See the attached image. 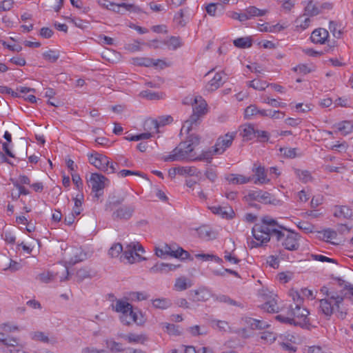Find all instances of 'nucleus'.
Segmentation results:
<instances>
[{"instance_id":"nucleus-21","label":"nucleus","mask_w":353,"mask_h":353,"mask_svg":"<svg viewBox=\"0 0 353 353\" xmlns=\"http://www.w3.org/2000/svg\"><path fill=\"white\" fill-rule=\"evenodd\" d=\"M211 212L221 216L222 218L232 219L234 212L231 207L211 206L209 208Z\"/></svg>"},{"instance_id":"nucleus-3","label":"nucleus","mask_w":353,"mask_h":353,"mask_svg":"<svg viewBox=\"0 0 353 353\" xmlns=\"http://www.w3.org/2000/svg\"><path fill=\"white\" fill-rule=\"evenodd\" d=\"M192 106V114L190 118L185 121L181 131L188 134L193 128V125H197L202 117L208 112V104L201 96L195 97L190 99Z\"/></svg>"},{"instance_id":"nucleus-54","label":"nucleus","mask_w":353,"mask_h":353,"mask_svg":"<svg viewBox=\"0 0 353 353\" xmlns=\"http://www.w3.org/2000/svg\"><path fill=\"white\" fill-rule=\"evenodd\" d=\"M295 172L299 179L304 183L309 181L312 178L307 170H296Z\"/></svg>"},{"instance_id":"nucleus-8","label":"nucleus","mask_w":353,"mask_h":353,"mask_svg":"<svg viewBox=\"0 0 353 353\" xmlns=\"http://www.w3.org/2000/svg\"><path fill=\"white\" fill-rule=\"evenodd\" d=\"M135 212V207L133 205H124L114 210L112 214V219L114 221H128Z\"/></svg>"},{"instance_id":"nucleus-39","label":"nucleus","mask_w":353,"mask_h":353,"mask_svg":"<svg viewBox=\"0 0 353 353\" xmlns=\"http://www.w3.org/2000/svg\"><path fill=\"white\" fill-rule=\"evenodd\" d=\"M171 301L165 298L156 299L152 301V305L155 308L165 310L171 305Z\"/></svg>"},{"instance_id":"nucleus-10","label":"nucleus","mask_w":353,"mask_h":353,"mask_svg":"<svg viewBox=\"0 0 353 353\" xmlns=\"http://www.w3.org/2000/svg\"><path fill=\"white\" fill-rule=\"evenodd\" d=\"M247 197L250 201H256L264 204H275L277 201L271 194L261 190L250 191Z\"/></svg>"},{"instance_id":"nucleus-16","label":"nucleus","mask_w":353,"mask_h":353,"mask_svg":"<svg viewBox=\"0 0 353 353\" xmlns=\"http://www.w3.org/2000/svg\"><path fill=\"white\" fill-rule=\"evenodd\" d=\"M132 305L128 302L118 299L116 301L114 304H112L113 310L117 312L121 313L119 319L122 323H128L127 322V310H130Z\"/></svg>"},{"instance_id":"nucleus-7","label":"nucleus","mask_w":353,"mask_h":353,"mask_svg":"<svg viewBox=\"0 0 353 353\" xmlns=\"http://www.w3.org/2000/svg\"><path fill=\"white\" fill-rule=\"evenodd\" d=\"M108 179L101 174L92 173L88 180L92 191L94 193V197L99 199L103 194V189L105 187V182Z\"/></svg>"},{"instance_id":"nucleus-52","label":"nucleus","mask_w":353,"mask_h":353,"mask_svg":"<svg viewBox=\"0 0 353 353\" xmlns=\"http://www.w3.org/2000/svg\"><path fill=\"white\" fill-rule=\"evenodd\" d=\"M338 26L339 24L336 21H330L329 23V29L334 37L340 38L342 34V32L340 29H338Z\"/></svg>"},{"instance_id":"nucleus-2","label":"nucleus","mask_w":353,"mask_h":353,"mask_svg":"<svg viewBox=\"0 0 353 353\" xmlns=\"http://www.w3.org/2000/svg\"><path fill=\"white\" fill-rule=\"evenodd\" d=\"M199 142L200 137L198 135L190 134L186 141L181 142L179 146L172 150V154L163 157L164 161L184 160L194 161L196 154L194 152V150Z\"/></svg>"},{"instance_id":"nucleus-46","label":"nucleus","mask_w":353,"mask_h":353,"mask_svg":"<svg viewBox=\"0 0 353 353\" xmlns=\"http://www.w3.org/2000/svg\"><path fill=\"white\" fill-rule=\"evenodd\" d=\"M256 130L252 125H249L243 130L241 135L246 140H251L255 137Z\"/></svg>"},{"instance_id":"nucleus-42","label":"nucleus","mask_w":353,"mask_h":353,"mask_svg":"<svg viewBox=\"0 0 353 353\" xmlns=\"http://www.w3.org/2000/svg\"><path fill=\"white\" fill-rule=\"evenodd\" d=\"M248 14V17L251 19L254 17L263 16L267 12L265 10H260L255 6H250L245 10Z\"/></svg>"},{"instance_id":"nucleus-29","label":"nucleus","mask_w":353,"mask_h":353,"mask_svg":"<svg viewBox=\"0 0 353 353\" xmlns=\"http://www.w3.org/2000/svg\"><path fill=\"white\" fill-rule=\"evenodd\" d=\"M190 293L194 301H205L210 297L209 292L204 288L192 291Z\"/></svg>"},{"instance_id":"nucleus-49","label":"nucleus","mask_w":353,"mask_h":353,"mask_svg":"<svg viewBox=\"0 0 353 353\" xmlns=\"http://www.w3.org/2000/svg\"><path fill=\"white\" fill-rule=\"evenodd\" d=\"M197 232H198L199 237L201 238L202 239L208 241V240L212 239V233L211 230H210L205 226L200 227L197 230Z\"/></svg>"},{"instance_id":"nucleus-25","label":"nucleus","mask_w":353,"mask_h":353,"mask_svg":"<svg viewBox=\"0 0 353 353\" xmlns=\"http://www.w3.org/2000/svg\"><path fill=\"white\" fill-rule=\"evenodd\" d=\"M243 319L245 323L252 330H263L270 326V325L266 321L262 320H259L251 317H245Z\"/></svg>"},{"instance_id":"nucleus-37","label":"nucleus","mask_w":353,"mask_h":353,"mask_svg":"<svg viewBox=\"0 0 353 353\" xmlns=\"http://www.w3.org/2000/svg\"><path fill=\"white\" fill-rule=\"evenodd\" d=\"M234 46L239 48H248L252 46V40L250 37H241L234 40Z\"/></svg>"},{"instance_id":"nucleus-40","label":"nucleus","mask_w":353,"mask_h":353,"mask_svg":"<svg viewBox=\"0 0 353 353\" xmlns=\"http://www.w3.org/2000/svg\"><path fill=\"white\" fill-rule=\"evenodd\" d=\"M162 327L165 331L172 335L179 336L181 334L180 326L168 323H162Z\"/></svg>"},{"instance_id":"nucleus-11","label":"nucleus","mask_w":353,"mask_h":353,"mask_svg":"<svg viewBox=\"0 0 353 353\" xmlns=\"http://www.w3.org/2000/svg\"><path fill=\"white\" fill-rule=\"evenodd\" d=\"M264 303L261 305V309L265 310L268 313H277L279 307L277 304V295L270 292L261 294Z\"/></svg>"},{"instance_id":"nucleus-6","label":"nucleus","mask_w":353,"mask_h":353,"mask_svg":"<svg viewBox=\"0 0 353 353\" xmlns=\"http://www.w3.org/2000/svg\"><path fill=\"white\" fill-rule=\"evenodd\" d=\"M61 268V272L47 271L40 273L37 275V279L40 280L43 283H48L52 281H54L59 279L60 282L65 281L69 278L68 268L66 265H60Z\"/></svg>"},{"instance_id":"nucleus-20","label":"nucleus","mask_w":353,"mask_h":353,"mask_svg":"<svg viewBox=\"0 0 353 353\" xmlns=\"http://www.w3.org/2000/svg\"><path fill=\"white\" fill-rule=\"evenodd\" d=\"M333 215L336 218L352 219L353 217V211L347 205H335L334 207Z\"/></svg>"},{"instance_id":"nucleus-33","label":"nucleus","mask_w":353,"mask_h":353,"mask_svg":"<svg viewBox=\"0 0 353 353\" xmlns=\"http://www.w3.org/2000/svg\"><path fill=\"white\" fill-rule=\"evenodd\" d=\"M163 43L171 50H176L182 46V42L179 37L172 36L169 39L165 40Z\"/></svg>"},{"instance_id":"nucleus-41","label":"nucleus","mask_w":353,"mask_h":353,"mask_svg":"<svg viewBox=\"0 0 353 353\" xmlns=\"http://www.w3.org/2000/svg\"><path fill=\"white\" fill-rule=\"evenodd\" d=\"M159 127L160 123H159L157 120L155 119L147 120L144 123L145 129L151 131L150 132L152 133V134L154 133H158L159 132Z\"/></svg>"},{"instance_id":"nucleus-36","label":"nucleus","mask_w":353,"mask_h":353,"mask_svg":"<svg viewBox=\"0 0 353 353\" xmlns=\"http://www.w3.org/2000/svg\"><path fill=\"white\" fill-rule=\"evenodd\" d=\"M321 12L319 8L313 3L312 1H309L305 8L304 15L309 17H314Z\"/></svg>"},{"instance_id":"nucleus-18","label":"nucleus","mask_w":353,"mask_h":353,"mask_svg":"<svg viewBox=\"0 0 353 353\" xmlns=\"http://www.w3.org/2000/svg\"><path fill=\"white\" fill-rule=\"evenodd\" d=\"M329 36V32L326 29L319 28L312 31L310 41L314 44L323 45L328 41Z\"/></svg>"},{"instance_id":"nucleus-57","label":"nucleus","mask_w":353,"mask_h":353,"mask_svg":"<svg viewBox=\"0 0 353 353\" xmlns=\"http://www.w3.org/2000/svg\"><path fill=\"white\" fill-rule=\"evenodd\" d=\"M281 152L283 155L288 158H295L296 157V148H281Z\"/></svg>"},{"instance_id":"nucleus-63","label":"nucleus","mask_w":353,"mask_h":353,"mask_svg":"<svg viewBox=\"0 0 353 353\" xmlns=\"http://www.w3.org/2000/svg\"><path fill=\"white\" fill-rule=\"evenodd\" d=\"M108 345L112 352H120L124 351L123 345L120 343L111 341Z\"/></svg>"},{"instance_id":"nucleus-27","label":"nucleus","mask_w":353,"mask_h":353,"mask_svg":"<svg viewBox=\"0 0 353 353\" xmlns=\"http://www.w3.org/2000/svg\"><path fill=\"white\" fill-rule=\"evenodd\" d=\"M306 15H301L294 21V30L301 32L307 29L311 23L310 17H305Z\"/></svg>"},{"instance_id":"nucleus-28","label":"nucleus","mask_w":353,"mask_h":353,"mask_svg":"<svg viewBox=\"0 0 353 353\" xmlns=\"http://www.w3.org/2000/svg\"><path fill=\"white\" fill-rule=\"evenodd\" d=\"M124 258L129 262L130 263H135L137 261V257L136 256V248L134 244L131 243L128 244L125 250L123 251Z\"/></svg>"},{"instance_id":"nucleus-47","label":"nucleus","mask_w":353,"mask_h":353,"mask_svg":"<svg viewBox=\"0 0 353 353\" xmlns=\"http://www.w3.org/2000/svg\"><path fill=\"white\" fill-rule=\"evenodd\" d=\"M174 22L180 27H184L186 25L188 19H185L183 10H180L175 14Z\"/></svg>"},{"instance_id":"nucleus-14","label":"nucleus","mask_w":353,"mask_h":353,"mask_svg":"<svg viewBox=\"0 0 353 353\" xmlns=\"http://www.w3.org/2000/svg\"><path fill=\"white\" fill-rule=\"evenodd\" d=\"M126 313L128 323H122L124 325H130L132 323H134L137 325L141 326L144 325L146 321V319L141 311L138 308L134 309L132 305L130 310H127Z\"/></svg>"},{"instance_id":"nucleus-5","label":"nucleus","mask_w":353,"mask_h":353,"mask_svg":"<svg viewBox=\"0 0 353 353\" xmlns=\"http://www.w3.org/2000/svg\"><path fill=\"white\" fill-rule=\"evenodd\" d=\"M301 236L292 230L285 229L281 230V236L276 237L277 242H280L282 247L290 251H296L300 247L299 240Z\"/></svg>"},{"instance_id":"nucleus-30","label":"nucleus","mask_w":353,"mask_h":353,"mask_svg":"<svg viewBox=\"0 0 353 353\" xmlns=\"http://www.w3.org/2000/svg\"><path fill=\"white\" fill-rule=\"evenodd\" d=\"M223 72H217L208 83V90H215L220 88L224 83L223 80Z\"/></svg>"},{"instance_id":"nucleus-56","label":"nucleus","mask_w":353,"mask_h":353,"mask_svg":"<svg viewBox=\"0 0 353 353\" xmlns=\"http://www.w3.org/2000/svg\"><path fill=\"white\" fill-rule=\"evenodd\" d=\"M119 177H126L130 175L143 176V173L139 171H132L129 170H122L117 172Z\"/></svg>"},{"instance_id":"nucleus-55","label":"nucleus","mask_w":353,"mask_h":353,"mask_svg":"<svg viewBox=\"0 0 353 353\" xmlns=\"http://www.w3.org/2000/svg\"><path fill=\"white\" fill-rule=\"evenodd\" d=\"M297 227L304 231L306 233H310L313 232L314 226L307 221H300L297 224Z\"/></svg>"},{"instance_id":"nucleus-13","label":"nucleus","mask_w":353,"mask_h":353,"mask_svg":"<svg viewBox=\"0 0 353 353\" xmlns=\"http://www.w3.org/2000/svg\"><path fill=\"white\" fill-rule=\"evenodd\" d=\"M89 162L97 169L105 172L108 171V166L110 165V159L108 157L95 152L88 155Z\"/></svg>"},{"instance_id":"nucleus-60","label":"nucleus","mask_w":353,"mask_h":353,"mask_svg":"<svg viewBox=\"0 0 353 353\" xmlns=\"http://www.w3.org/2000/svg\"><path fill=\"white\" fill-rule=\"evenodd\" d=\"M174 286L177 290L183 291L188 288L186 279L179 278L176 280Z\"/></svg>"},{"instance_id":"nucleus-38","label":"nucleus","mask_w":353,"mask_h":353,"mask_svg":"<svg viewBox=\"0 0 353 353\" xmlns=\"http://www.w3.org/2000/svg\"><path fill=\"white\" fill-rule=\"evenodd\" d=\"M60 57L59 52L54 50H48L43 53V57L45 60L50 62H56Z\"/></svg>"},{"instance_id":"nucleus-19","label":"nucleus","mask_w":353,"mask_h":353,"mask_svg":"<svg viewBox=\"0 0 353 353\" xmlns=\"http://www.w3.org/2000/svg\"><path fill=\"white\" fill-rule=\"evenodd\" d=\"M30 92L34 93L36 92V90L34 88L19 86V87L17 88L16 91L14 92L11 88H10L7 86L0 85V92L1 93L11 94L12 97H21V95L19 94V93L27 94L28 92Z\"/></svg>"},{"instance_id":"nucleus-4","label":"nucleus","mask_w":353,"mask_h":353,"mask_svg":"<svg viewBox=\"0 0 353 353\" xmlns=\"http://www.w3.org/2000/svg\"><path fill=\"white\" fill-rule=\"evenodd\" d=\"M303 299L298 298L296 305H290L288 315L294 320L293 325L304 327L310 324L309 311L302 306Z\"/></svg>"},{"instance_id":"nucleus-23","label":"nucleus","mask_w":353,"mask_h":353,"mask_svg":"<svg viewBox=\"0 0 353 353\" xmlns=\"http://www.w3.org/2000/svg\"><path fill=\"white\" fill-rule=\"evenodd\" d=\"M121 339L128 342V343H141L143 344L147 341V337L145 334H137L134 333H128L127 334H121Z\"/></svg>"},{"instance_id":"nucleus-59","label":"nucleus","mask_w":353,"mask_h":353,"mask_svg":"<svg viewBox=\"0 0 353 353\" xmlns=\"http://www.w3.org/2000/svg\"><path fill=\"white\" fill-rule=\"evenodd\" d=\"M140 95L149 100H156L159 99L158 93L148 90L141 92Z\"/></svg>"},{"instance_id":"nucleus-22","label":"nucleus","mask_w":353,"mask_h":353,"mask_svg":"<svg viewBox=\"0 0 353 353\" xmlns=\"http://www.w3.org/2000/svg\"><path fill=\"white\" fill-rule=\"evenodd\" d=\"M180 267V265H174L172 263H157L150 268V272L153 273H168L170 271H174L177 268Z\"/></svg>"},{"instance_id":"nucleus-43","label":"nucleus","mask_w":353,"mask_h":353,"mask_svg":"<svg viewBox=\"0 0 353 353\" xmlns=\"http://www.w3.org/2000/svg\"><path fill=\"white\" fill-rule=\"evenodd\" d=\"M248 85L256 90H264L269 84L264 81L254 79L248 82Z\"/></svg>"},{"instance_id":"nucleus-61","label":"nucleus","mask_w":353,"mask_h":353,"mask_svg":"<svg viewBox=\"0 0 353 353\" xmlns=\"http://www.w3.org/2000/svg\"><path fill=\"white\" fill-rule=\"evenodd\" d=\"M90 277V272L85 269H80L77 272V282H81L85 279Z\"/></svg>"},{"instance_id":"nucleus-35","label":"nucleus","mask_w":353,"mask_h":353,"mask_svg":"<svg viewBox=\"0 0 353 353\" xmlns=\"http://www.w3.org/2000/svg\"><path fill=\"white\" fill-rule=\"evenodd\" d=\"M0 343L7 347H19V340L13 337H5V334L0 332Z\"/></svg>"},{"instance_id":"nucleus-50","label":"nucleus","mask_w":353,"mask_h":353,"mask_svg":"<svg viewBox=\"0 0 353 353\" xmlns=\"http://www.w3.org/2000/svg\"><path fill=\"white\" fill-rule=\"evenodd\" d=\"M123 251V246L121 243H117L112 245L108 251V254L114 258L117 257Z\"/></svg>"},{"instance_id":"nucleus-31","label":"nucleus","mask_w":353,"mask_h":353,"mask_svg":"<svg viewBox=\"0 0 353 353\" xmlns=\"http://www.w3.org/2000/svg\"><path fill=\"white\" fill-rule=\"evenodd\" d=\"M177 174L183 176L189 175L198 176L199 174H201V172L194 166H179L177 167Z\"/></svg>"},{"instance_id":"nucleus-62","label":"nucleus","mask_w":353,"mask_h":353,"mask_svg":"<svg viewBox=\"0 0 353 353\" xmlns=\"http://www.w3.org/2000/svg\"><path fill=\"white\" fill-rule=\"evenodd\" d=\"M205 10L207 13L212 17H219L220 16L219 12H217V6H216L215 3H211L208 4Z\"/></svg>"},{"instance_id":"nucleus-44","label":"nucleus","mask_w":353,"mask_h":353,"mask_svg":"<svg viewBox=\"0 0 353 353\" xmlns=\"http://www.w3.org/2000/svg\"><path fill=\"white\" fill-rule=\"evenodd\" d=\"M216 301L220 302V303H224L228 305L238 306L243 307V305L241 303L236 302V301L232 299L230 296L225 294H221L216 298Z\"/></svg>"},{"instance_id":"nucleus-15","label":"nucleus","mask_w":353,"mask_h":353,"mask_svg":"<svg viewBox=\"0 0 353 353\" xmlns=\"http://www.w3.org/2000/svg\"><path fill=\"white\" fill-rule=\"evenodd\" d=\"M334 307V299H321L320 300L319 312L323 315L326 320H329L333 314Z\"/></svg>"},{"instance_id":"nucleus-58","label":"nucleus","mask_w":353,"mask_h":353,"mask_svg":"<svg viewBox=\"0 0 353 353\" xmlns=\"http://www.w3.org/2000/svg\"><path fill=\"white\" fill-rule=\"evenodd\" d=\"M255 137H256L261 142H266L270 138V134L267 131L256 130Z\"/></svg>"},{"instance_id":"nucleus-24","label":"nucleus","mask_w":353,"mask_h":353,"mask_svg":"<svg viewBox=\"0 0 353 353\" xmlns=\"http://www.w3.org/2000/svg\"><path fill=\"white\" fill-rule=\"evenodd\" d=\"M321 292L325 294L326 297L325 299H334L335 306H339V303H341L344 297L347 295V293H345L343 296L341 294H339L337 292L329 291L328 288L325 286H323L321 289Z\"/></svg>"},{"instance_id":"nucleus-17","label":"nucleus","mask_w":353,"mask_h":353,"mask_svg":"<svg viewBox=\"0 0 353 353\" xmlns=\"http://www.w3.org/2000/svg\"><path fill=\"white\" fill-rule=\"evenodd\" d=\"M134 65L137 66L152 67L160 66L163 68L165 66V62L160 59H153L149 57H136L132 59Z\"/></svg>"},{"instance_id":"nucleus-53","label":"nucleus","mask_w":353,"mask_h":353,"mask_svg":"<svg viewBox=\"0 0 353 353\" xmlns=\"http://www.w3.org/2000/svg\"><path fill=\"white\" fill-rule=\"evenodd\" d=\"M32 339L34 341H39L46 343L50 342L48 336L43 332H34L32 333Z\"/></svg>"},{"instance_id":"nucleus-9","label":"nucleus","mask_w":353,"mask_h":353,"mask_svg":"<svg viewBox=\"0 0 353 353\" xmlns=\"http://www.w3.org/2000/svg\"><path fill=\"white\" fill-rule=\"evenodd\" d=\"M236 132H228L223 136H221L216 140L214 147V152L221 154L228 148L232 145V143L236 137Z\"/></svg>"},{"instance_id":"nucleus-48","label":"nucleus","mask_w":353,"mask_h":353,"mask_svg":"<svg viewBox=\"0 0 353 353\" xmlns=\"http://www.w3.org/2000/svg\"><path fill=\"white\" fill-rule=\"evenodd\" d=\"M124 201V198H117L114 197L112 201H108L105 205V211H112L114 208L121 205Z\"/></svg>"},{"instance_id":"nucleus-51","label":"nucleus","mask_w":353,"mask_h":353,"mask_svg":"<svg viewBox=\"0 0 353 353\" xmlns=\"http://www.w3.org/2000/svg\"><path fill=\"white\" fill-rule=\"evenodd\" d=\"M116 165L127 168H132L133 166V163L131 161L121 155L117 156L116 157Z\"/></svg>"},{"instance_id":"nucleus-26","label":"nucleus","mask_w":353,"mask_h":353,"mask_svg":"<svg viewBox=\"0 0 353 353\" xmlns=\"http://www.w3.org/2000/svg\"><path fill=\"white\" fill-rule=\"evenodd\" d=\"M254 177L245 176L242 174H230L226 177V180L232 184H245L252 181Z\"/></svg>"},{"instance_id":"nucleus-34","label":"nucleus","mask_w":353,"mask_h":353,"mask_svg":"<svg viewBox=\"0 0 353 353\" xmlns=\"http://www.w3.org/2000/svg\"><path fill=\"white\" fill-rule=\"evenodd\" d=\"M216 154H219L214 152V147H212L208 150L203 151L200 155L195 157L194 161H205L208 163H210L212 159V157Z\"/></svg>"},{"instance_id":"nucleus-45","label":"nucleus","mask_w":353,"mask_h":353,"mask_svg":"<svg viewBox=\"0 0 353 353\" xmlns=\"http://www.w3.org/2000/svg\"><path fill=\"white\" fill-rule=\"evenodd\" d=\"M259 108L255 105H250L245 109L244 117L247 119H252L257 116Z\"/></svg>"},{"instance_id":"nucleus-1","label":"nucleus","mask_w":353,"mask_h":353,"mask_svg":"<svg viewBox=\"0 0 353 353\" xmlns=\"http://www.w3.org/2000/svg\"><path fill=\"white\" fill-rule=\"evenodd\" d=\"M282 229H285V227L280 225L276 220L265 216L261 223H256L252 228V234L255 241L252 240L248 243L249 245L251 248H258L269 242L271 237H279Z\"/></svg>"},{"instance_id":"nucleus-64","label":"nucleus","mask_w":353,"mask_h":353,"mask_svg":"<svg viewBox=\"0 0 353 353\" xmlns=\"http://www.w3.org/2000/svg\"><path fill=\"white\" fill-rule=\"evenodd\" d=\"M224 259L232 264H238L241 261L239 259L228 251L224 252Z\"/></svg>"},{"instance_id":"nucleus-12","label":"nucleus","mask_w":353,"mask_h":353,"mask_svg":"<svg viewBox=\"0 0 353 353\" xmlns=\"http://www.w3.org/2000/svg\"><path fill=\"white\" fill-rule=\"evenodd\" d=\"M252 171L254 173L252 177H254L253 182L254 184H267L270 180L268 178L267 170L260 163H254L253 164Z\"/></svg>"},{"instance_id":"nucleus-32","label":"nucleus","mask_w":353,"mask_h":353,"mask_svg":"<svg viewBox=\"0 0 353 353\" xmlns=\"http://www.w3.org/2000/svg\"><path fill=\"white\" fill-rule=\"evenodd\" d=\"M337 129L341 134L346 136L353 131V122L350 121H343L337 124Z\"/></svg>"}]
</instances>
